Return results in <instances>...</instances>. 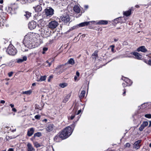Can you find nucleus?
Returning <instances> with one entry per match:
<instances>
[{"label":"nucleus","instance_id":"obj_4","mask_svg":"<svg viewBox=\"0 0 151 151\" xmlns=\"http://www.w3.org/2000/svg\"><path fill=\"white\" fill-rule=\"evenodd\" d=\"M7 52L10 55H14L17 53V50L13 45H9L8 47Z\"/></svg>","mask_w":151,"mask_h":151},{"label":"nucleus","instance_id":"obj_30","mask_svg":"<svg viewBox=\"0 0 151 151\" xmlns=\"http://www.w3.org/2000/svg\"><path fill=\"white\" fill-rule=\"evenodd\" d=\"M70 96V94L67 95L63 99V102L64 103H66L68 101Z\"/></svg>","mask_w":151,"mask_h":151},{"label":"nucleus","instance_id":"obj_31","mask_svg":"<svg viewBox=\"0 0 151 151\" xmlns=\"http://www.w3.org/2000/svg\"><path fill=\"white\" fill-rule=\"evenodd\" d=\"M85 93L86 92L85 91H82L79 96L80 98L81 99L83 98L85 96Z\"/></svg>","mask_w":151,"mask_h":151},{"label":"nucleus","instance_id":"obj_55","mask_svg":"<svg viewBox=\"0 0 151 151\" xmlns=\"http://www.w3.org/2000/svg\"><path fill=\"white\" fill-rule=\"evenodd\" d=\"M148 64L151 65V60H149L148 61Z\"/></svg>","mask_w":151,"mask_h":151},{"label":"nucleus","instance_id":"obj_37","mask_svg":"<svg viewBox=\"0 0 151 151\" xmlns=\"http://www.w3.org/2000/svg\"><path fill=\"white\" fill-rule=\"evenodd\" d=\"M32 93V91L31 90H29L27 91H23V94H26L27 95H29Z\"/></svg>","mask_w":151,"mask_h":151},{"label":"nucleus","instance_id":"obj_26","mask_svg":"<svg viewBox=\"0 0 151 151\" xmlns=\"http://www.w3.org/2000/svg\"><path fill=\"white\" fill-rule=\"evenodd\" d=\"M69 3L68 0H61V4L62 5H66Z\"/></svg>","mask_w":151,"mask_h":151},{"label":"nucleus","instance_id":"obj_28","mask_svg":"<svg viewBox=\"0 0 151 151\" xmlns=\"http://www.w3.org/2000/svg\"><path fill=\"white\" fill-rule=\"evenodd\" d=\"M46 76H41L40 78L37 79V81H45L46 80Z\"/></svg>","mask_w":151,"mask_h":151},{"label":"nucleus","instance_id":"obj_16","mask_svg":"<svg viewBox=\"0 0 151 151\" xmlns=\"http://www.w3.org/2000/svg\"><path fill=\"white\" fill-rule=\"evenodd\" d=\"M131 54H132L135 57V58L137 59H141L142 58V56L141 55H140L139 53L136 52H134L131 53Z\"/></svg>","mask_w":151,"mask_h":151},{"label":"nucleus","instance_id":"obj_57","mask_svg":"<svg viewBox=\"0 0 151 151\" xmlns=\"http://www.w3.org/2000/svg\"><path fill=\"white\" fill-rule=\"evenodd\" d=\"M3 2V0H0V4H2Z\"/></svg>","mask_w":151,"mask_h":151},{"label":"nucleus","instance_id":"obj_20","mask_svg":"<svg viewBox=\"0 0 151 151\" xmlns=\"http://www.w3.org/2000/svg\"><path fill=\"white\" fill-rule=\"evenodd\" d=\"M90 22H85L78 24L79 27H81L88 25L90 23Z\"/></svg>","mask_w":151,"mask_h":151},{"label":"nucleus","instance_id":"obj_13","mask_svg":"<svg viewBox=\"0 0 151 151\" xmlns=\"http://www.w3.org/2000/svg\"><path fill=\"white\" fill-rule=\"evenodd\" d=\"M148 122L147 121L143 122L142 124L139 128V130L140 131H142L144 128L148 125Z\"/></svg>","mask_w":151,"mask_h":151},{"label":"nucleus","instance_id":"obj_53","mask_svg":"<svg viewBox=\"0 0 151 151\" xmlns=\"http://www.w3.org/2000/svg\"><path fill=\"white\" fill-rule=\"evenodd\" d=\"M8 151H14V150L13 148H10L8 149Z\"/></svg>","mask_w":151,"mask_h":151},{"label":"nucleus","instance_id":"obj_24","mask_svg":"<svg viewBox=\"0 0 151 151\" xmlns=\"http://www.w3.org/2000/svg\"><path fill=\"white\" fill-rule=\"evenodd\" d=\"M73 10L77 13H79L80 11L79 7L78 6H75L73 8Z\"/></svg>","mask_w":151,"mask_h":151},{"label":"nucleus","instance_id":"obj_46","mask_svg":"<svg viewBox=\"0 0 151 151\" xmlns=\"http://www.w3.org/2000/svg\"><path fill=\"white\" fill-rule=\"evenodd\" d=\"M23 60H22V59H19L18 60H17V62L18 63H21V62H23Z\"/></svg>","mask_w":151,"mask_h":151},{"label":"nucleus","instance_id":"obj_32","mask_svg":"<svg viewBox=\"0 0 151 151\" xmlns=\"http://www.w3.org/2000/svg\"><path fill=\"white\" fill-rule=\"evenodd\" d=\"M27 19H28L31 16V13L28 12H26L25 14L24 15Z\"/></svg>","mask_w":151,"mask_h":151},{"label":"nucleus","instance_id":"obj_6","mask_svg":"<svg viewBox=\"0 0 151 151\" xmlns=\"http://www.w3.org/2000/svg\"><path fill=\"white\" fill-rule=\"evenodd\" d=\"M65 70L63 65H60L57 67L55 70V72L58 75H60Z\"/></svg>","mask_w":151,"mask_h":151},{"label":"nucleus","instance_id":"obj_58","mask_svg":"<svg viewBox=\"0 0 151 151\" xmlns=\"http://www.w3.org/2000/svg\"><path fill=\"white\" fill-rule=\"evenodd\" d=\"M150 124H149V127H150L151 126V121H149Z\"/></svg>","mask_w":151,"mask_h":151},{"label":"nucleus","instance_id":"obj_43","mask_svg":"<svg viewBox=\"0 0 151 151\" xmlns=\"http://www.w3.org/2000/svg\"><path fill=\"white\" fill-rule=\"evenodd\" d=\"M48 48L47 47H44L43 48V51L42 52V53L43 54H44L45 53V51H47V50Z\"/></svg>","mask_w":151,"mask_h":151},{"label":"nucleus","instance_id":"obj_29","mask_svg":"<svg viewBox=\"0 0 151 151\" xmlns=\"http://www.w3.org/2000/svg\"><path fill=\"white\" fill-rule=\"evenodd\" d=\"M131 10H129L127 11L124 12L123 14L125 16H128L131 14Z\"/></svg>","mask_w":151,"mask_h":151},{"label":"nucleus","instance_id":"obj_12","mask_svg":"<svg viewBox=\"0 0 151 151\" xmlns=\"http://www.w3.org/2000/svg\"><path fill=\"white\" fill-rule=\"evenodd\" d=\"M141 142V140H138L135 142L134 144L133 148L137 150L139 149L140 146V144Z\"/></svg>","mask_w":151,"mask_h":151},{"label":"nucleus","instance_id":"obj_21","mask_svg":"<svg viewBox=\"0 0 151 151\" xmlns=\"http://www.w3.org/2000/svg\"><path fill=\"white\" fill-rule=\"evenodd\" d=\"M108 22L106 20H101L99 21L96 24H107Z\"/></svg>","mask_w":151,"mask_h":151},{"label":"nucleus","instance_id":"obj_9","mask_svg":"<svg viewBox=\"0 0 151 151\" xmlns=\"http://www.w3.org/2000/svg\"><path fill=\"white\" fill-rule=\"evenodd\" d=\"M37 26V23L34 21H32L28 24L29 28L31 30L35 29Z\"/></svg>","mask_w":151,"mask_h":151},{"label":"nucleus","instance_id":"obj_19","mask_svg":"<svg viewBox=\"0 0 151 151\" xmlns=\"http://www.w3.org/2000/svg\"><path fill=\"white\" fill-rule=\"evenodd\" d=\"M33 8L36 12H40L42 10V8L40 5H38L36 7H34Z\"/></svg>","mask_w":151,"mask_h":151},{"label":"nucleus","instance_id":"obj_63","mask_svg":"<svg viewBox=\"0 0 151 151\" xmlns=\"http://www.w3.org/2000/svg\"><path fill=\"white\" fill-rule=\"evenodd\" d=\"M118 39H114V40L115 42H116L118 40Z\"/></svg>","mask_w":151,"mask_h":151},{"label":"nucleus","instance_id":"obj_10","mask_svg":"<svg viewBox=\"0 0 151 151\" xmlns=\"http://www.w3.org/2000/svg\"><path fill=\"white\" fill-rule=\"evenodd\" d=\"M6 19L5 17H2L0 16V27L5 25L6 26Z\"/></svg>","mask_w":151,"mask_h":151},{"label":"nucleus","instance_id":"obj_50","mask_svg":"<svg viewBox=\"0 0 151 151\" xmlns=\"http://www.w3.org/2000/svg\"><path fill=\"white\" fill-rule=\"evenodd\" d=\"M12 111H14V112H16L17 111V110L15 108H13L12 109Z\"/></svg>","mask_w":151,"mask_h":151},{"label":"nucleus","instance_id":"obj_3","mask_svg":"<svg viewBox=\"0 0 151 151\" xmlns=\"http://www.w3.org/2000/svg\"><path fill=\"white\" fill-rule=\"evenodd\" d=\"M61 20L65 24L68 23L70 20L69 16L66 13H64L60 17V20Z\"/></svg>","mask_w":151,"mask_h":151},{"label":"nucleus","instance_id":"obj_2","mask_svg":"<svg viewBox=\"0 0 151 151\" xmlns=\"http://www.w3.org/2000/svg\"><path fill=\"white\" fill-rule=\"evenodd\" d=\"M31 35L30 33L27 34L24 37V38L23 40V43L25 45L28 47H30L29 46V45L31 44V41H30L31 38Z\"/></svg>","mask_w":151,"mask_h":151},{"label":"nucleus","instance_id":"obj_34","mask_svg":"<svg viewBox=\"0 0 151 151\" xmlns=\"http://www.w3.org/2000/svg\"><path fill=\"white\" fill-rule=\"evenodd\" d=\"M33 144L34 146L36 148L39 147L41 146L37 142H34Z\"/></svg>","mask_w":151,"mask_h":151},{"label":"nucleus","instance_id":"obj_60","mask_svg":"<svg viewBox=\"0 0 151 151\" xmlns=\"http://www.w3.org/2000/svg\"><path fill=\"white\" fill-rule=\"evenodd\" d=\"M53 77V76H49V78L50 79L52 78Z\"/></svg>","mask_w":151,"mask_h":151},{"label":"nucleus","instance_id":"obj_64","mask_svg":"<svg viewBox=\"0 0 151 151\" xmlns=\"http://www.w3.org/2000/svg\"><path fill=\"white\" fill-rule=\"evenodd\" d=\"M135 7L136 8H139V6L138 5H135Z\"/></svg>","mask_w":151,"mask_h":151},{"label":"nucleus","instance_id":"obj_1","mask_svg":"<svg viewBox=\"0 0 151 151\" xmlns=\"http://www.w3.org/2000/svg\"><path fill=\"white\" fill-rule=\"evenodd\" d=\"M75 126L74 123L64 129L60 134V138L63 139L68 137L72 134Z\"/></svg>","mask_w":151,"mask_h":151},{"label":"nucleus","instance_id":"obj_61","mask_svg":"<svg viewBox=\"0 0 151 151\" xmlns=\"http://www.w3.org/2000/svg\"><path fill=\"white\" fill-rule=\"evenodd\" d=\"M126 92V91L125 89H124V92L123 93V94H125Z\"/></svg>","mask_w":151,"mask_h":151},{"label":"nucleus","instance_id":"obj_45","mask_svg":"<svg viewBox=\"0 0 151 151\" xmlns=\"http://www.w3.org/2000/svg\"><path fill=\"white\" fill-rule=\"evenodd\" d=\"M13 74V72H9L8 73V75L9 77H11V76H12V74Z\"/></svg>","mask_w":151,"mask_h":151},{"label":"nucleus","instance_id":"obj_36","mask_svg":"<svg viewBox=\"0 0 151 151\" xmlns=\"http://www.w3.org/2000/svg\"><path fill=\"white\" fill-rule=\"evenodd\" d=\"M79 28L78 24L76 25L73 26L70 29V30H72L74 29H77Z\"/></svg>","mask_w":151,"mask_h":151},{"label":"nucleus","instance_id":"obj_52","mask_svg":"<svg viewBox=\"0 0 151 151\" xmlns=\"http://www.w3.org/2000/svg\"><path fill=\"white\" fill-rule=\"evenodd\" d=\"M9 106L11 107L12 108H14V105L12 104H10L9 105Z\"/></svg>","mask_w":151,"mask_h":151},{"label":"nucleus","instance_id":"obj_44","mask_svg":"<svg viewBox=\"0 0 151 151\" xmlns=\"http://www.w3.org/2000/svg\"><path fill=\"white\" fill-rule=\"evenodd\" d=\"M22 59L23 61H26L27 60V57L26 56H24L23 57Z\"/></svg>","mask_w":151,"mask_h":151},{"label":"nucleus","instance_id":"obj_49","mask_svg":"<svg viewBox=\"0 0 151 151\" xmlns=\"http://www.w3.org/2000/svg\"><path fill=\"white\" fill-rule=\"evenodd\" d=\"M75 116V115H72L70 116V119L71 120L73 119H74V118Z\"/></svg>","mask_w":151,"mask_h":151},{"label":"nucleus","instance_id":"obj_54","mask_svg":"<svg viewBox=\"0 0 151 151\" xmlns=\"http://www.w3.org/2000/svg\"><path fill=\"white\" fill-rule=\"evenodd\" d=\"M0 103L1 104H4L5 103V101L4 100H1Z\"/></svg>","mask_w":151,"mask_h":151},{"label":"nucleus","instance_id":"obj_40","mask_svg":"<svg viewBox=\"0 0 151 151\" xmlns=\"http://www.w3.org/2000/svg\"><path fill=\"white\" fill-rule=\"evenodd\" d=\"M145 116L147 118L150 119L151 118V114H147L145 115Z\"/></svg>","mask_w":151,"mask_h":151},{"label":"nucleus","instance_id":"obj_47","mask_svg":"<svg viewBox=\"0 0 151 151\" xmlns=\"http://www.w3.org/2000/svg\"><path fill=\"white\" fill-rule=\"evenodd\" d=\"M80 76V73H79L77 71L76 73V76L77 77H79Z\"/></svg>","mask_w":151,"mask_h":151},{"label":"nucleus","instance_id":"obj_27","mask_svg":"<svg viewBox=\"0 0 151 151\" xmlns=\"http://www.w3.org/2000/svg\"><path fill=\"white\" fill-rule=\"evenodd\" d=\"M61 138L60 137V134L59 135H57L55 137L54 139L55 141L58 142H59L60 141V139Z\"/></svg>","mask_w":151,"mask_h":151},{"label":"nucleus","instance_id":"obj_56","mask_svg":"<svg viewBox=\"0 0 151 151\" xmlns=\"http://www.w3.org/2000/svg\"><path fill=\"white\" fill-rule=\"evenodd\" d=\"M77 76H75V77H74V80H75L76 81L77 80Z\"/></svg>","mask_w":151,"mask_h":151},{"label":"nucleus","instance_id":"obj_59","mask_svg":"<svg viewBox=\"0 0 151 151\" xmlns=\"http://www.w3.org/2000/svg\"><path fill=\"white\" fill-rule=\"evenodd\" d=\"M36 85V84L35 83H33L32 84V86H35Z\"/></svg>","mask_w":151,"mask_h":151},{"label":"nucleus","instance_id":"obj_62","mask_svg":"<svg viewBox=\"0 0 151 151\" xmlns=\"http://www.w3.org/2000/svg\"><path fill=\"white\" fill-rule=\"evenodd\" d=\"M85 8H86V9H87L88 8V6H87V5H85Z\"/></svg>","mask_w":151,"mask_h":151},{"label":"nucleus","instance_id":"obj_41","mask_svg":"<svg viewBox=\"0 0 151 151\" xmlns=\"http://www.w3.org/2000/svg\"><path fill=\"white\" fill-rule=\"evenodd\" d=\"M124 146L125 147H129L130 146V144L129 143H127Z\"/></svg>","mask_w":151,"mask_h":151},{"label":"nucleus","instance_id":"obj_35","mask_svg":"<svg viewBox=\"0 0 151 151\" xmlns=\"http://www.w3.org/2000/svg\"><path fill=\"white\" fill-rule=\"evenodd\" d=\"M68 85L67 83H60L59 86L62 88H64L65 87H66Z\"/></svg>","mask_w":151,"mask_h":151},{"label":"nucleus","instance_id":"obj_11","mask_svg":"<svg viewBox=\"0 0 151 151\" xmlns=\"http://www.w3.org/2000/svg\"><path fill=\"white\" fill-rule=\"evenodd\" d=\"M15 7H17V5L15 4L12 5L10 7H9L8 12L12 14L14 13V10L15 9Z\"/></svg>","mask_w":151,"mask_h":151},{"label":"nucleus","instance_id":"obj_33","mask_svg":"<svg viewBox=\"0 0 151 151\" xmlns=\"http://www.w3.org/2000/svg\"><path fill=\"white\" fill-rule=\"evenodd\" d=\"M114 47L115 46L114 45H111L109 46V47L108 48V49L111 48V52L112 53H114L115 52V51L114 50Z\"/></svg>","mask_w":151,"mask_h":151},{"label":"nucleus","instance_id":"obj_48","mask_svg":"<svg viewBox=\"0 0 151 151\" xmlns=\"http://www.w3.org/2000/svg\"><path fill=\"white\" fill-rule=\"evenodd\" d=\"M81 112V109H80L78 111V112H77V113L76 114V115H78L79 114H80Z\"/></svg>","mask_w":151,"mask_h":151},{"label":"nucleus","instance_id":"obj_51","mask_svg":"<svg viewBox=\"0 0 151 151\" xmlns=\"http://www.w3.org/2000/svg\"><path fill=\"white\" fill-rule=\"evenodd\" d=\"M122 85L124 87H126V86H128V85L127 84L125 85L124 83H123Z\"/></svg>","mask_w":151,"mask_h":151},{"label":"nucleus","instance_id":"obj_23","mask_svg":"<svg viewBox=\"0 0 151 151\" xmlns=\"http://www.w3.org/2000/svg\"><path fill=\"white\" fill-rule=\"evenodd\" d=\"M98 51L97 50H96L94 51L93 53L92 54V56H93V58L96 60L98 57Z\"/></svg>","mask_w":151,"mask_h":151},{"label":"nucleus","instance_id":"obj_7","mask_svg":"<svg viewBox=\"0 0 151 151\" xmlns=\"http://www.w3.org/2000/svg\"><path fill=\"white\" fill-rule=\"evenodd\" d=\"M54 10L52 8H49L45 10V14L47 16L51 17L54 14Z\"/></svg>","mask_w":151,"mask_h":151},{"label":"nucleus","instance_id":"obj_5","mask_svg":"<svg viewBox=\"0 0 151 151\" xmlns=\"http://www.w3.org/2000/svg\"><path fill=\"white\" fill-rule=\"evenodd\" d=\"M59 25L58 22L55 20H52L49 22L48 25V27L52 29L56 28Z\"/></svg>","mask_w":151,"mask_h":151},{"label":"nucleus","instance_id":"obj_39","mask_svg":"<svg viewBox=\"0 0 151 151\" xmlns=\"http://www.w3.org/2000/svg\"><path fill=\"white\" fill-rule=\"evenodd\" d=\"M55 4H58L61 3V0H53Z\"/></svg>","mask_w":151,"mask_h":151},{"label":"nucleus","instance_id":"obj_42","mask_svg":"<svg viewBox=\"0 0 151 151\" xmlns=\"http://www.w3.org/2000/svg\"><path fill=\"white\" fill-rule=\"evenodd\" d=\"M35 117L36 119H39L40 118V116L39 115H37L35 116Z\"/></svg>","mask_w":151,"mask_h":151},{"label":"nucleus","instance_id":"obj_38","mask_svg":"<svg viewBox=\"0 0 151 151\" xmlns=\"http://www.w3.org/2000/svg\"><path fill=\"white\" fill-rule=\"evenodd\" d=\"M41 136V133L40 132H38L35 133L34 134V137H39Z\"/></svg>","mask_w":151,"mask_h":151},{"label":"nucleus","instance_id":"obj_15","mask_svg":"<svg viewBox=\"0 0 151 151\" xmlns=\"http://www.w3.org/2000/svg\"><path fill=\"white\" fill-rule=\"evenodd\" d=\"M34 132V129L33 128H31L28 130L27 135L29 137L31 136Z\"/></svg>","mask_w":151,"mask_h":151},{"label":"nucleus","instance_id":"obj_25","mask_svg":"<svg viewBox=\"0 0 151 151\" xmlns=\"http://www.w3.org/2000/svg\"><path fill=\"white\" fill-rule=\"evenodd\" d=\"M52 61L49 62V60H47L44 63V65L46 67H50L52 64Z\"/></svg>","mask_w":151,"mask_h":151},{"label":"nucleus","instance_id":"obj_17","mask_svg":"<svg viewBox=\"0 0 151 151\" xmlns=\"http://www.w3.org/2000/svg\"><path fill=\"white\" fill-rule=\"evenodd\" d=\"M137 50L138 51H141L144 52H145L147 51V50L145 48L144 46H141L139 47L138 48Z\"/></svg>","mask_w":151,"mask_h":151},{"label":"nucleus","instance_id":"obj_22","mask_svg":"<svg viewBox=\"0 0 151 151\" xmlns=\"http://www.w3.org/2000/svg\"><path fill=\"white\" fill-rule=\"evenodd\" d=\"M75 62L73 58H70L68 61L67 63L65 64L67 65L68 64H70L71 65H73L74 64Z\"/></svg>","mask_w":151,"mask_h":151},{"label":"nucleus","instance_id":"obj_14","mask_svg":"<svg viewBox=\"0 0 151 151\" xmlns=\"http://www.w3.org/2000/svg\"><path fill=\"white\" fill-rule=\"evenodd\" d=\"M27 151H35V149L32 146V144L28 142L27 144Z\"/></svg>","mask_w":151,"mask_h":151},{"label":"nucleus","instance_id":"obj_8","mask_svg":"<svg viewBox=\"0 0 151 151\" xmlns=\"http://www.w3.org/2000/svg\"><path fill=\"white\" fill-rule=\"evenodd\" d=\"M55 126L53 124H48L45 127V130L48 132H50L52 131L55 129Z\"/></svg>","mask_w":151,"mask_h":151},{"label":"nucleus","instance_id":"obj_18","mask_svg":"<svg viewBox=\"0 0 151 151\" xmlns=\"http://www.w3.org/2000/svg\"><path fill=\"white\" fill-rule=\"evenodd\" d=\"M122 79L124 80L128 86H130L132 84V82H131L130 80L128 78L123 77Z\"/></svg>","mask_w":151,"mask_h":151}]
</instances>
